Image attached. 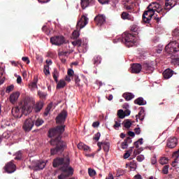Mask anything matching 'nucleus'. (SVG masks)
<instances>
[{
	"instance_id": "nucleus-21",
	"label": "nucleus",
	"mask_w": 179,
	"mask_h": 179,
	"mask_svg": "<svg viewBox=\"0 0 179 179\" xmlns=\"http://www.w3.org/2000/svg\"><path fill=\"white\" fill-rule=\"evenodd\" d=\"M19 97H20V92H19L11 94L10 95V103H15L16 101H17V99H19Z\"/></svg>"
},
{
	"instance_id": "nucleus-47",
	"label": "nucleus",
	"mask_w": 179,
	"mask_h": 179,
	"mask_svg": "<svg viewBox=\"0 0 179 179\" xmlns=\"http://www.w3.org/2000/svg\"><path fill=\"white\" fill-rule=\"evenodd\" d=\"M132 125V123L129 120H127L126 122H124V128L129 129L131 128V126Z\"/></svg>"
},
{
	"instance_id": "nucleus-42",
	"label": "nucleus",
	"mask_w": 179,
	"mask_h": 179,
	"mask_svg": "<svg viewBox=\"0 0 179 179\" xmlns=\"http://www.w3.org/2000/svg\"><path fill=\"white\" fill-rule=\"evenodd\" d=\"M22 159V151H18L15 153V160H20Z\"/></svg>"
},
{
	"instance_id": "nucleus-44",
	"label": "nucleus",
	"mask_w": 179,
	"mask_h": 179,
	"mask_svg": "<svg viewBox=\"0 0 179 179\" xmlns=\"http://www.w3.org/2000/svg\"><path fill=\"white\" fill-rule=\"evenodd\" d=\"M13 89H15V86L13 85H9L8 87H7L6 92V93H10V92H12Z\"/></svg>"
},
{
	"instance_id": "nucleus-56",
	"label": "nucleus",
	"mask_w": 179,
	"mask_h": 179,
	"mask_svg": "<svg viewBox=\"0 0 179 179\" xmlns=\"http://www.w3.org/2000/svg\"><path fill=\"white\" fill-rule=\"evenodd\" d=\"M128 148V144L127 141H124L123 143H122V149H127Z\"/></svg>"
},
{
	"instance_id": "nucleus-38",
	"label": "nucleus",
	"mask_w": 179,
	"mask_h": 179,
	"mask_svg": "<svg viewBox=\"0 0 179 179\" xmlns=\"http://www.w3.org/2000/svg\"><path fill=\"white\" fill-rule=\"evenodd\" d=\"M117 115L119 118H121V119L125 118V115L122 109H120L117 111Z\"/></svg>"
},
{
	"instance_id": "nucleus-7",
	"label": "nucleus",
	"mask_w": 179,
	"mask_h": 179,
	"mask_svg": "<svg viewBox=\"0 0 179 179\" xmlns=\"http://www.w3.org/2000/svg\"><path fill=\"white\" fill-rule=\"evenodd\" d=\"M123 5L129 13H136V10L139 9V1H138L132 2L129 0H124Z\"/></svg>"
},
{
	"instance_id": "nucleus-39",
	"label": "nucleus",
	"mask_w": 179,
	"mask_h": 179,
	"mask_svg": "<svg viewBox=\"0 0 179 179\" xmlns=\"http://www.w3.org/2000/svg\"><path fill=\"white\" fill-rule=\"evenodd\" d=\"M38 96L40 97V99H45V97H47V93L38 91Z\"/></svg>"
},
{
	"instance_id": "nucleus-30",
	"label": "nucleus",
	"mask_w": 179,
	"mask_h": 179,
	"mask_svg": "<svg viewBox=\"0 0 179 179\" xmlns=\"http://www.w3.org/2000/svg\"><path fill=\"white\" fill-rule=\"evenodd\" d=\"M41 108H43V103L39 102L36 104L34 110L35 113H40V111H41Z\"/></svg>"
},
{
	"instance_id": "nucleus-40",
	"label": "nucleus",
	"mask_w": 179,
	"mask_h": 179,
	"mask_svg": "<svg viewBox=\"0 0 179 179\" xmlns=\"http://www.w3.org/2000/svg\"><path fill=\"white\" fill-rule=\"evenodd\" d=\"M120 127H121V120H115V124L113 125V127L117 130Z\"/></svg>"
},
{
	"instance_id": "nucleus-50",
	"label": "nucleus",
	"mask_w": 179,
	"mask_h": 179,
	"mask_svg": "<svg viewBox=\"0 0 179 179\" xmlns=\"http://www.w3.org/2000/svg\"><path fill=\"white\" fill-rule=\"evenodd\" d=\"M100 136H101V134H100V132L96 133L94 136V140L99 141L100 139Z\"/></svg>"
},
{
	"instance_id": "nucleus-5",
	"label": "nucleus",
	"mask_w": 179,
	"mask_h": 179,
	"mask_svg": "<svg viewBox=\"0 0 179 179\" xmlns=\"http://www.w3.org/2000/svg\"><path fill=\"white\" fill-rule=\"evenodd\" d=\"M113 43H123L126 47L129 48L134 47L136 44V36L127 32L123 33L122 35H119L113 40Z\"/></svg>"
},
{
	"instance_id": "nucleus-37",
	"label": "nucleus",
	"mask_w": 179,
	"mask_h": 179,
	"mask_svg": "<svg viewBox=\"0 0 179 179\" xmlns=\"http://www.w3.org/2000/svg\"><path fill=\"white\" fill-rule=\"evenodd\" d=\"M43 72L46 76H48V75H50V66L48 65L44 66Z\"/></svg>"
},
{
	"instance_id": "nucleus-26",
	"label": "nucleus",
	"mask_w": 179,
	"mask_h": 179,
	"mask_svg": "<svg viewBox=\"0 0 179 179\" xmlns=\"http://www.w3.org/2000/svg\"><path fill=\"white\" fill-rule=\"evenodd\" d=\"M123 97L124 99H125L126 101H129L131 100H132V99H134V97H135V95H134V94L131 93V92H126L124 94H123Z\"/></svg>"
},
{
	"instance_id": "nucleus-59",
	"label": "nucleus",
	"mask_w": 179,
	"mask_h": 179,
	"mask_svg": "<svg viewBox=\"0 0 179 179\" xmlns=\"http://www.w3.org/2000/svg\"><path fill=\"white\" fill-rule=\"evenodd\" d=\"M124 141H127V145L129 143H132V138H131V137H127V139L124 140Z\"/></svg>"
},
{
	"instance_id": "nucleus-19",
	"label": "nucleus",
	"mask_w": 179,
	"mask_h": 179,
	"mask_svg": "<svg viewBox=\"0 0 179 179\" xmlns=\"http://www.w3.org/2000/svg\"><path fill=\"white\" fill-rule=\"evenodd\" d=\"M142 71V65L140 64H133L131 65V73H139Z\"/></svg>"
},
{
	"instance_id": "nucleus-64",
	"label": "nucleus",
	"mask_w": 179,
	"mask_h": 179,
	"mask_svg": "<svg viewBox=\"0 0 179 179\" xmlns=\"http://www.w3.org/2000/svg\"><path fill=\"white\" fill-rule=\"evenodd\" d=\"M123 108H124L125 110H129V104H128V103H124V105H123Z\"/></svg>"
},
{
	"instance_id": "nucleus-28",
	"label": "nucleus",
	"mask_w": 179,
	"mask_h": 179,
	"mask_svg": "<svg viewBox=\"0 0 179 179\" xmlns=\"http://www.w3.org/2000/svg\"><path fill=\"white\" fill-rule=\"evenodd\" d=\"M93 64L94 65H96V66H97L98 65H100V64H101V57L100 56H95L93 58Z\"/></svg>"
},
{
	"instance_id": "nucleus-2",
	"label": "nucleus",
	"mask_w": 179,
	"mask_h": 179,
	"mask_svg": "<svg viewBox=\"0 0 179 179\" xmlns=\"http://www.w3.org/2000/svg\"><path fill=\"white\" fill-rule=\"evenodd\" d=\"M65 131V126L57 127L55 129H50L48 131L49 138H55V139L52 138L50 141V144L52 146L56 145V148H52L50 150L51 155H57L59 152H62L65 148H66V143L61 141V135Z\"/></svg>"
},
{
	"instance_id": "nucleus-34",
	"label": "nucleus",
	"mask_w": 179,
	"mask_h": 179,
	"mask_svg": "<svg viewBox=\"0 0 179 179\" xmlns=\"http://www.w3.org/2000/svg\"><path fill=\"white\" fill-rule=\"evenodd\" d=\"M79 36H80V32L79 29H76L72 33L71 38L76 39Z\"/></svg>"
},
{
	"instance_id": "nucleus-54",
	"label": "nucleus",
	"mask_w": 179,
	"mask_h": 179,
	"mask_svg": "<svg viewBox=\"0 0 179 179\" xmlns=\"http://www.w3.org/2000/svg\"><path fill=\"white\" fill-rule=\"evenodd\" d=\"M130 167L132 170H135L136 169V163L132 162L130 163Z\"/></svg>"
},
{
	"instance_id": "nucleus-13",
	"label": "nucleus",
	"mask_w": 179,
	"mask_h": 179,
	"mask_svg": "<svg viewBox=\"0 0 179 179\" xmlns=\"http://www.w3.org/2000/svg\"><path fill=\"white\" fill-rule=\"evenodd\" d=\"M143 69H145L146 73H152L155 71V67L153 66V62H145L143 64Z\"/></svg>"
},
{
	"instance_id": "nucleus-17",
	"label": "nucleus",
	"mask_w": 179,
	"mask_h": 179,
	"mask_svg": "<svg viewBox=\"0 0 179 179\" xmlns=\"http://www.w3.org/2000/svg\"><path fill=\"white\" fill-rule=\"evenodd\" d=\"M94 20L98 26H103L106 23V15H98L95 17Z\"/></svg>"
},
{
	"instance_id": "nucleus-14",
	"label": "nucleus",
	"mask_w": 179,
	"mask_h": 179,
	"mask_svg": "<svg viewBox=\"0 0 179 179\" xmlns=\"http://www.w3.org/2000/svg\"><path fill=\"white\" fill-rule=\"evenodd\" d=\"M5 170L6 173H8V174L15 173L16 171V165H15L14 163L11 161L6 165Z\"/></svg>"
},
{
	"instance_id": "nucleus-12",
	"label": "nucleus",
	"mask_w": 179,
	"mask_h": 179,
	"mask_svg": "<svg viewBox=\"0 0 179 179\" xmlns=\"http://www.w3.org/2000/svg\"><path fill=\"white\" fill-rule=\"evenodd\" d=\"M50 43L54 45H62L65 43V38L62 36H57L50 38Z\"/></svg>"
},
{
	"instance_id": "nucleus-33",
	"label": "nucleus",
	"mask_w": 179,
	"mask_h": 179,
	"mask_svg": "<svg viewBox=\"0 0 179 179\" xmlns=\"http://www.w3.org/2000/svg\"><path fill=\"white\" fill-rule=\"evenodd\" d=\"M78 149L81 150H89V149H90V148H89V146L83 144V143H80L78 145Z\"/></svg>"
},
{
	"instance_id": "nucleus-55",
	"label": "nucleus",
	"mask_w": 179,
	"mask_h": 179,
	"mask_svg": "<svg viewBox=\"0 0 179 179\" xmlns=\"http://www.w3.org/2000/svg\"><path fill=\"white\" fill-rule=\"evenodd\" d=\"M22 59L24 62H27V64H30V59H29V57H23Z\"/></svg>"
},
{
	"instance_id": "nucleus-18",
	"label": "nucleus",
	"mask_w": 179,
	"mask_h": 179,
	"mask_svg": "<svg viewBox=\"0 0 179 179\" xmlns=\"http://www.w3.org/2000/svg\"><path fill=\"white\" fill-rule=\"evenodd\" d=\"M99 149V151L101 150V148H103L104 152H108L110 150V143L108 142H99L97 143Z\"/></svg>"
},
{
	"instance_id": "nucleus-41",
	"label": "nucleus",
	"mask_w": 179,
	"mask_h": 179,
	"mask_svg": "<svg viewBox=\"0 0 179 179\" xmlns=\"http://www.w3.org/2000/svg\"><path fill=\"white\" fill-rule=\"evenodd\" d=\"M88 173L90 177H94V176H96V171L94 169H88Z\"/></svg>"
},
{
	"instance_id": "nucleus-22",
	"label": "nucleus",
	"mask_w": 179,
	"mask_h": 179,
	"mask_svg": "<svg viewBox=\"0 0 179 179\" xmlns=\"http://www.w3.org/2000/svg\"><path fill=\"white\" fill-rule=\"evenodd\" d=\"M173 74L174 71L170 69H166L163 73L164 79H170Z\"/></svg>"
},
{
	"instance_id": "nucleus-53",
	"label": "nucleus",
	"mask_w": 179,
	"mask_h": 179,
	"mask_svg": "<svg viewBox=\"0 0 179 179\" xmlns=\"http://www.w3.org/2000/svg\"><path fill=\"white\" fill-rule=\"evenodd\" d=\"M123 113L124 114V117H128V115H131V110L129 109H125Z\"/></svg>"
},
{
	"instance_id": "nucleus-27",
	"label": "nucleus",
	"mask_w": 179,
	"mask_h": 179,
	"mask_svg": "<svg viewBox=\"0 0 179 179\" xmlns=\"http://www.w3.org/2000/svg\"><path fill=\"white\" fill-rule=\"evenodd\" d=\"M135 104H138V106H145L146 105V101L143 99L142 97H138L136 100H134Z\"/></svg>"
},
{
	"instance_id": "nucleus-57",
	"label": "nucleus",
	"mask_w": 179,
	"mask_h": 179,
	"mask_svg": "<svg viewBox=\"0 0 179 179\" xmlns=\"http://www.w3.org/2000/svg\"><path fill=\"white\" fill-rule=\"evenodd\" d=\"M172 64H174V65H179L178 59H172Z\"/></svg>"
},
{
	"instance_id": "nucleus-61",
	"label": "nucleus",
	"mask_w": 179,
	"mask_h": 179,
	"mask_svg": "<svg viewBox=\"0 0 179 179\" xmlns=\"http://www.w3.org/2000/svg\"><path fill=\"white\" fill-rule=\"evenodd\" d=\"M134 179H143V178L141 174H137L134 176Z\"/></svg>"
},
{
	"instance_id": "nucleus-35",
	"label": "nucleus",
	"mask_w": 179,
	"mask_h": 179,
	"mask_svg": "<svg viewBox=\"0 0 179 179\" xmlns=\"http://www.w3.org/2000/svg\"><path fill=\"white\" fill-rule=\"evenodd\" d=\"M159 163L162 166H164V164H167V163H169V158L165 157H161V159H159Z\"/></svg>"
},
{
	"instance_id": "nucleus-3",
	"label": "nucleus",
	"mask_w": 179,
	"mask_h": 179,
	"mask_svg": "<svg viewBox=\"0 0 179 179\" xmlns=\"http://www.w3.org/2000/svg\"><path fill=\"white\" fill-rule=\"evenodd\" d=\"M69 162L70 159L67 158H57L53 161V167H59L61 171H62V174L58 176L59 179H65L70 176H73V169L72 167H69Z\"/></svg>"
},
{
	"instance_id": "nucleus-16",
	"label": "nucleus",
	"mask_w": 179,
	"mask_h": 179,
	"mask_svg": "<svg viewBox=\"0 0 179 179\" xmlns=\"http://www.w3.org/2000/svg\"><path fill=\"white\" fill-rule=\"evenodd\" d=\"M178 143V140L177 138L176 137H170L167 140V147L169 148L170 149H173L177 146Z\"/></svg>"
},
{
	"instance_id": "nucleus-20",
	"label": "nucleus",
	"mask_w": 179,
	"mask_h": 179,
	"mask_svg": "<svg viewBox=\"0 0 179 179\" xmlns=\"http://www.w3.org/2000/svg\"><path fill=\"white\" fill-rule=\"evenodd\" d=\"M38 83V78L37 77L34 78L33 82L29 84V87L31 92H34V90H36V89H38V87L37 86V83Z\"/></svg>"
},
{
	"instance_id": "nucleus-63",
	"label": "nucleus",
	"mask_w": 179,
	"mask_h": 179,
	"mask_svg": "<svg viewBox=\"0 0 179 179\" xmlns=\"http://www.w3.org/2000/svg\"><path fill=\"white\" fill-rule=\"evenodd\" d=\"M128 135L129 136H131V138H135V133L134 131H129Z\"/></svg>"
},
{
	"instance_id": "nucleus-25",
	"label": "nucleus",
	"mask_w": 179,
	"mask_h": 179,
	"mask_svg": "<svg viewBox=\"0 0 179 179\" xmlns=\"http://www.w3.org/2000/svg\"><path fill=\"white\" fill-rule=\"evenodd\" d=\"M92 2H93V0H81V8L83 9H86V8H87V6L92 3Z\"/></svg>"
},
{
	"instance_id": "nucleus-51",
	"label": "nucleus",
	"mask_w": 179,
	"mask_h": 179,
	"mask_svg": "<svg viewBox=\"0 0 179 179\" xmlns=\"http://www.w3.org/2000/svg\"><path fill=\"white\" fill-rule=\"evenodd\" d=\"M3 125H5V127H10L12 123L10 122V120H3Z\"/></svg>"
},
{
	"instance_id": "nucleus-8",
	"label": "nucleus",
	"mask_w": 179,
	"mask_h": 179,
	"mask_svg": "<svg viewBox=\"0 0 179 179\" xmlns=\"http://www.w3.org/2000/svg\"><path fill=\"white\" fill-rule=\"evenodd\" d=\"M66 117H68V113L66 110L62 111L56 117V124H59L61 126H57L56 128H58V127H64V124L65 122V120H66Z\"/></svg>"
},
{
	"instance_id": "nucleus-10",
	"label": "nucleus",
	"mask_w": 179,
	"mask_h": 179,
	"mask_svg": "<svg viewBox=\"0 0 179 179\" xmlns=\"http://www.w3.org/2000/svg\"><path fill=\"white\" fill-rule=\"evenodd\" d=\"M33 127H34V120L31 117H29L24 122L22 129L25 132H30L33 129Z\"/></svg>"
},
{
	"instance_id": "nucleus-4",
	"label": "nucleus",
	"mask_w": 179,
	"mask_h": 179,
	"mask_svg": "<svg viewBox=\"0 0 179 179\" xmlns=\"http://www.w3.org/2000/svg\"><path fill=\"white\" fill-rule=\"evenodd\" d=\"M31 110H33V107H31V99L30 97H26L23 101L22 112H20L19 107H15L12 109L11 113L15 118H22L23 114L27 115V114L31 113Z\"/></svg>"
},
{
	"instance_id": "nucleus-58",
	"label": "nucleus",
	"mask_w": 179,
	"mask_h": 179,
	"mask_svg": "<svg viewBox=\"0 0 179 179\" xmlns=\"http://www.w3.org/2000/svg\"><path fill=\"white\" fill-rule=\"evenodd\" d=\"M99 125H100V122H94L92 124L93 128H97V127H99Z\"/></svg>"
},
{
	"instance_id": "nucleus-32",
	"label": "nucleus",
	"mask_w": 179,
	"mask_h": 179,
	"mask_svg": "<svg viewBox=\"0 0 179 179\" xmlns=\"http://www.w3.org/2000/svg\"><path fill=\"white\" fill-rule=\"evenodd\" d=\"M53 78L55 79V81L56 83H58V78L59 77V72H58V70L57 69H54L53 73H52Z\"/></svg>"
},
{
	"instance_id": "nucleus-49",
	"label": "nucleus",
	"mask_w": 179,
	"mask_h": 179,
	"mask_svg": "<svg viewBox=\"0 0 179 179\" xmlns=\"http://www.w3.org/2000/svg\"><path fill=\"white\" fill-rule=\"evenodd\" d=\"M132 152V150H130L129 151H127L124 155V159H128V157H129V156H131V152Z\"/></svg>"
},
{
	"instance_id": "nucleus-48",
	"label": "nucleus",
	"mask_w": 179,
	"mask_h": 179,
	"mask_svg": "<svg viewBox=\"0 0 179 179\" xmlns=\"http://www.w3.org/2000/svg\"><path fill=\"white\" fill-rule=\"evenodd\" d=\"M138 162H143L145 160V156L143 155H138L136 157Z\"/></svg>"
},
{
	"instance_id": "nucleus-29",
	"label": "nucleus",
	"mask_w": 179,
	"mask_h": 179,
	"mask_svg": "<svg viewBox=\"0 0 179 179\" xmlns=\"http://www.w3.org/2000/svg\"><path fill=\"white\" fill-rule=\"evenodd\" d=\"M66 86V83L64 80H60L59 82L57 80V89H64V87Z\"/></svg>"
},
{
	"instance_id": "nucleus-31",
	"label": "nucleus",
	"mask_w": 179,
	"mask_h": 179,
	"mask_svg": "<svg viewBox=\"0 0 179 179\" xmlns=\"http://www.w3.org/2000/svg\"><path fill=\"white\" fill-rule=\"evenodd\" d=\"M131 30L134 33H139V31L142 30V28H140L139 26L136 24H133L131 26Z\"/></svg>"
},
{
	"instance_id": "nucleus-15",
	"label": "nucleus",
	"mask_w": 179,
	"mask_h": 179,
	"mask_svg": "<svg viewBox=\"0 0 179 179\" xmlns=\"http://www.w3.org/2000/svg\"><path fill=\"white\" fill-rule=\"evenodd\" d=\"M45 162L44 161H36L34 163V166H32V169H34L36 171L38 170H43L44 167H45Z\"/></svg>"
},
{
	"instance_id": "nucleus-36",
	"label": "nucleus",
	"mask_w": 179,
	"mask_h": 179,
	"mask_svg": "<svg viewBox=\"0 0 179 179\" xmlns=\"http://www.w3.org/2000/svg\"><path fill=\"white\" fill-rule=\"evenodd\" d=\"M43 124H44V120H43V119H41V118H38L35 121L36 127H41V125Z\"/></svg>"
},
{
	"instance_id": "nucleus-60",
	"label": "nucleus",
	"mask_w": 179,
	"mask_h": 179,
	"mask_svg": "<svg viewBox=\"0 0 179 179\" xmlns=\"http://www.w3.org/2000/svg\"><path fill=\"white\" fill-rule=\"evenodd\" d=\"M135 131V134H136V135H140L141 134V128L138 127V128H136L134 129Z\"/></svg>"
},
{
	"instance_id": "nucleus-62",
	"label": "nucleus",
	"mask_w": 179,
	"mask_h": 179,
	"mask_svg": "<svg viewBox=\"0 0 179 179\" xmlns=\"http://www.w3.org/2000/svg\"><path fill=\"white\" fill-rule=\"evenodd\" d=\"M67 73L69 76H72L73 75V70L71 69H69Z\"/></svg>"
},
{
	"instance_id": "nucleus-23",
	"label": "nucleus",
	"mask_w": 179,
	"mask_h": 179,
	"mask_svg": "<svg viewBox=\"0 0 179 179\" xmlns=\"http://www.w3.org/2000/svg\"><path fill=\"white\" fill-rule=\"evenodd\" d=\"M122 19H123V20H130L131 22H134V18L132 16V15L127 12H123L122 13Z\"/></svg>"
},
{
	"instance_id": "nucleus-11",
	"label": "nucleus",
	"mask_w": 179,
	"mask_h": 179,
	"mask_svg": "<svg viewBox=\"0 0 179 179\" xmlns=\"http://www.w3.org/2000/svg\"><path fill=\"white\" fill-rule=\"evenodd\" d=\"M87 23H89V18L86 15H83L77 22V30H81V29H83V27H85Z\"/></svg>"
},
{
	"instance_id": "nucleus-6",
	"label": "nucleus",
	"mask_w": 179,
	"mask_h": 179,
	"mask_svg": "<svg viewBox=\"0 0 179 179\" xmlns=\"http://www.w3.org/2000/svg\"><path fill=\"white\" fill-rule=\"evenodd\" d=\"M165 51L166 54L171 55V57H176V53L179 51L178 43L176 41L170 42L165 46Z\"/></svg>"
},
{
	"instance_id": "nucleus-9",
	"label": "nucleus",
	"mask_w": 179,
	"mask_h": 179,
	"mask_svg": "<svg viewBox=\"0 0 179 179\" xmlns=\"http://www.w3.org/2000/svg\"><path fill=\"white\" fill-rule=\"evenodd\" d=\"M74 46L78 45L80 52H87V41L82 43V40H77L71 43Z\"/></svg>"
},
{
	"instance_id": "nucleus-52",
	"label": "nucleus",
	"mask_w": 179,
	"mask_h": 179,
	"mask_svg": "<svg viewBox=\"0 0 179 179\" xmlns=\"http://www.w3.org/2000/svg\"><path fill=\"white\" fill-rule=\"evenodd\" d=\"M156 163H157V158L156 157V155H155L151 159V164H156Z\"/></svg>"
},
{
	"instance_id": "nucleus-1",
	"label": "nucleus",
	"mask_w": 179,
	"mask_h": 179,
	"mask_svg": "<svg viewBox=\"0 0 179 179\" xmlns=\"http://www.w3.org/2000/svg\"><path fill=\"white\" fill-rule=\"evenodd\" d=\"M176 5H177V0H166L163 9L159 3H151L147 8L148 10L145 11L143 14V22L144 23H150L153 16L154 19H156L159 22Z\"/></svg>"
},
{
	"instance_id": "nucleus-46",
	"label": "nucleus",
	"mask_w": 179,
	"mask_h": 179,
	"mask_svg": "<svg viewBox=\"0 0 179 179\" xmlns=\"http://www.w3.org/2000/svg\"><path fill=\"white\" fill-rule=\"evenodd\" d=\"M98 2H99L101 5H108L110 0H98Z\"/></svg>"
},
{
	"instance_id": "nucleus-43",
	"label": "nucleus",
	"mask_w": 179,
	"mask_h": 179,
	"mask_svg": "<svg viewBox=\"0 0 179 179\" xmlns=\"http://www.w3.org/2000/svg\"><path fill=\"white\" fill-rule=\"evenodd\" d=\"M52 107V105L50 104L48 106V107L45 109V111L44 113L45 115H48V114L50 113V111H51V108Z\"/></svg>"
},
{
	"instance_id": "nucleus-45",
	"label": "nucleus",
	"mask_w": 179,
	"mask_h": 179,
	"mask_svg": "<svg viewBox=\"0 0 179 179\" xmlns=\"http://www.w3.org/2000/svg\"><path fill=\"white\" fill-rule=\"evenodd\" d=\"M169 165H166L164 166L163 169H162V173L163 174H169Z\"/></svg>"
},
{
	"instance_id": "nucleus-24",
	"label": "nucleus",
	"mask_w": 179,
	"mask_h": 179,
	"mask_svg": "<svg viewBox=\"0 0 179 179\" xmlns=\"http://www.w3.org/2000/svg\"><path fill=\"white\" fill-rule=\"evenodd\" d=\"M136 150L134 151V155H140L141 152H143V148H139V141L134 142Z\"/></svg>"
}]
</instances>
